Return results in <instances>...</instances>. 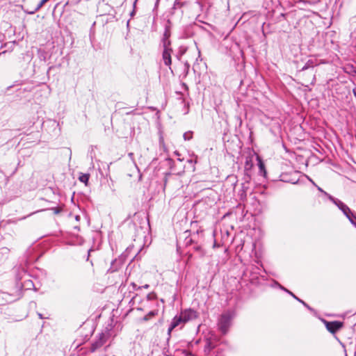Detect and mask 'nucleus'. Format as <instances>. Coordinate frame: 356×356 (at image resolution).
<instances>
[{
	"instance_id": "obj_2",
	"label": "nucleus",
	"mask_w": 356,
	"mask_h": 356,
	"mask_svg": "<svg viewBox=\"0 0 356 356\" xmlns=\"http://www.w3.org/2000/svg\"><path fill=\"white\" fill-rule=\"evenodd\" d=\"M343 323L341 321H330L325 322V326L327 330L332 334L336 333L338 330L342 328Z\"/></svg>"
},
{
	"instance_id": "obj_1",
	"label": "nucleus",
	"mask_w": 356,
	"mask_h": 356,
	"mask_svg": "<svg viewBox=\"0 0 356 356\" xmlns=\"http://www.w3.org/2000/svg\"><path fill=\"white\" fill-rule=\"evenodd\" d=\"M232 318L233 315L229 312L223 313L220 316L218 323V327L223 334H226L227 332L230 327Z\"/></svg>"
},
{
	"instance_id": "obj_9",
	"label": "nucleus",
	"mask_w": 356,
	"mask_h": 356,
	"mask_svg": "<svg viewBox=\"0 0 356 356\" xmlns=\"http://www.w3.org/2000/svg\"><path fill=\"white\" fill-rule=\"evenodd\" d=\"M169 36H170V35L167 32H165L164 34V38H163V47L164 48H165V42H166V47H170V41L168 39Z\"/></svg>"
},
{
	"instance_id": "obj_3",
	"label": "nucleus",
	"mask_w": 356,
	"mask_h": 356,
	"mask_svg": "<svg viewBox=\"0 0 356 356\" xmlns=\"http://www.w3.org/2000/svg\"><path fill=\"white\" fill-rule=\"evenodd\" d=\"M172 52V49L170 47H167L166 42H165V49H163L162 58H163L165 65L167 66H170L172 64V58H171Z\"/></svg>"
},
{
	"instance_id": "obj_7",
	"label": "nucleus",
	"mask_w": 356,
	"mask_h": 356,
	"mask_svg": "<svg viewBox=\"0 0 356 356\" xmlns=\"http://www.w3.org/2000/svg\"><path fill=\"white\" fill-rule=\"evenodd\" d=\"M157 314H158L157 311H151L143 318V320L144 321H147L149 320L150 318H153L154 316H156Z\"/></svg>"
},
{
	"instance_id": "obj_5",
	"label": "nucleus",
	"mask_w": 356,
	"mask_h": 356,
	"mask_svg": "<svg viewBox=\"0 0 356 356\" xmlns=\"http://www.w3.org/2000/svg\"><path fill=\"white\" fill-rule=\"evenodd\" d=\"M185 322L182 319L180 314L179 316H175L172 321L171 325L168 329V332L170 333L172 330H174L176 327L179 325L180 324H184Z\"/></svg>"
},
{
	"instance_id": "obj_4",
	"label": "nucleus",
	"mask_w": 356,
	"mask_h": 356,
	"mask_svg": "<svg viewBox=\"0 0 356 356\" xmlns=\"http://www.w3.org/2000/svg\"><path fill=\"white\" fill-rule=\"evenodd\" d=\"M180 316L186 323L191 319L196 317V313L192 309H186L180 313Z\"/></svg>"
},
{
	"instance_id": "obj_10",
	"label": "nucleus",
	"mask_w": 356,
	"mask_h": 356,
	"mask_svg": "<svg viewBox=\"0 0 356 356\" xmlns=\"http://www.w3.org/2000/svg\"><path fill=\"white\" fill-rule=\"evenodd\" d=\"M353 72L356 74V69H353Z\"/></svg>"
},
{
	"instance_id": "obj_6",
	"label": "nucleus",
	"mask_w": 356,
	"mask_h": 356,
	"mask_svg": "<svg viewBox=\"0 0 356 356\" xmlns=\"http://www.w3.org/2000/svg\"><path fill=\"white\" fill-rule=\"evenodd\" d=\"M257 160L258 161V165H259V170L264 173V175H266V168H265V165H264L262 159L260 158V156H257Z\"/></svg>"
},
{
	"instance_id": "obj_8",
	"label": "nucleus",
	"mask_w": 356,
	"mask_h": 356,
	"mask_svg": "<svg viewBox=\"0 0 356 356\" xmlns=\"http://www.w3.org/2000/svg\"><path fill=\"white\" fill-rule=\"evenodd\" d=\"M89 178H90L89 174H81L79 176V179L80 180V181H81V182L84 183L86 185H87Z\"/></svg>"
}]
</instances>
